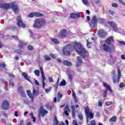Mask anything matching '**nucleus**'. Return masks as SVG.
I'll return each instance as SVG.
<instances>
[{
  "label": "nucleus",
  "instance_id": "bb28decb",
  "mask_svg": "<svg viewBox=\"0 0 125 125\" xmlns=\"http://www.w3.org/2000/svg\"><path fill=\"white\" fill-rule=\"evenodd\" d=\"M116 121H117V117L116 116H113L109 120L110 123H114V122H116Z\"/></svg>",
  "mask_w": 125,
  "mask_h": 125
},
{
  "label": "nucleus",
  "instance_id": "9d476101",
  "mask_svg": "<svg viewBox=\"0 0 125 125\" xmlns=\"http://www.w3.org/2000/svg\"><path fill=\"white\" fill-rule=\"evenodd\" d=\"M118 76H117V80L116 79V76H114L113 77V83H118L119 82H120V79H121V70H120V69H118Z\"/></svg>",
  "mask_w": 125,
  "mask_h": 125
},
{
  "label": "nucleus",
  "instance_id": "4d7b16f0",
  "mask_svg": "<svg viewBox=\"0 0 125 125\" xmlns=\"http://www.w3.org/2000/svg\"><path fill=\"white\" fill-rule=\"evenodd\" d=\"M106 96H107V91H104V92L103 97H106Z\"/></svg>",
  "mask_w": 125,
  "mask_h": 125
},
{
  "label": "nucleus",
  "instance_id": "a211bd4d",
  "mask_svg": "<svg viewBox=\"0 0 125 125\" xmlns=\"http://www.w3.org/2000/svg\"><path fill=\"white\" fill-rule=\"evenodd\" d=\"M38 94H40V92H39V90H36L35 87H33V95L34 96H38Z\"/></svg>",
  "mask_w": 125,
  "mask_h": 125
},
{
  "label": "nucleus",
  "instance_id": "4be33fe9",
  "mask_svg": "<svg viewBox=\"0 0 125 125\" xmlns=\"http://www.w3.org/2000/svg\"><path fill=\"white\" fill-rule=\"evenodd\" d=\"M77 59L78 62L77 66H80V65L83 63V60H82V58H81V57H78Z\"/></svg>",
  "mask_w": 125,
  "mask_h": 125
},
{
  "label": "nucleus",
  "instance_id": "c03bdc74",
  "mask_svg": "<svg viewBox=\"0 0 125 125\" xmlns=\"http://www.w3.org/2000/svg\"><path fill=\"white\" fill-rule=\"evenodd\" d=\"M72 125H79V124H78V122L76 120H73V121L72 122Z\"/></svg>",
  "mask_w": 125,
  "mask_h": 125
},
{
  "label": "nucleus",
  "instance_id": "c9c22d12",
  "mask_svg": "<svg viewBox=\"0 0 125 125\" xmlns=\"http://www.w3.org/2000/svg\"><path fill=\"white\" fill-rule=\"evenodd\" d=\"M43 57L44 58H45V60H46L47 61H48L51 60V58L47 55H44Z\"/></svg>",
  "mask_w": 125,
  "mask_h": 125
},
{
  "label": "nucleus",
  "instance_id": "338daca9",
  "mask_svg": "<svg viewBox=\"0 0 125 125\" xmlns=\"http://www.w3.org/2000/svg\"><path fill=\"white\" fill-rule=\"evenodd\" d=\"M10 85H11L12 87H13V86H14V83H13V82H10Z\"/></svg>",
  "mask_w": 125,
  "mask_h": 125
},
{
  "label": "nucleus",
  "instance_id": "39448f33",
  "mask_svg": "<svg viewBox=\"0 0 125 125\" xmlns=\"http://www.w3.org/2000/svg\"><path fill=\"white\" fill-rule=\"evenodd\" d=\"M46 114H48V111L44 109L43 106H41L39 109L38 118H39L40 120L41 121V115L42 117H44Z\"/></svg>",
  "mask_w": 125,
  "mask_h": 125
},
{
  "label": "nucleus",
  "instance_id": "7c9ffc66",
  "mask_svg": "<svg viewBox=\"0 0 125 125\" xmlns=\"http://www.w3.org/2000/svg\"><path fill=\"white\" fill-rule=\"evenodd\" d=\"M30 116H31V118H32L33 123H35L36 122V117L34 116V113H33V112H31L30 114Z\"/></svg>",
  "mask_w": 125,
  "mask_h": 125
},
{
  "label": "nucleus",
  "instance_id": "0e129e2a",
  "mask_svg": "<svg viewBox=\"0 0 125 125\" xmlns=\"http://www.w3.org/2000/svg\"><path fill=\"white\" fill-rule=\"evenodd\" d=\"M25 125V123H24L23 121H21L20 124L19 125Z\"/></svg>",
  "mask_w": 125,
  "mask_h": 125
},
{
  "label": "nucleus",
  "instance_id": "6e6552de",
  "mask_svg": "<svg viewBox=\"0 0 125 125\" xmlns=\"http://www.w3.org/2000/svg\"><path fill=\"white\" fill-rule=\"evenodd\" d=\"M11 8L13 9V11H14L15 13H18V11L19 9H18V5L15 4L14 2L10 3Z\"/></svg>",
  "mask_w": 125,
  "mask_h": 125
},
{
  "label": "nucleus",
  "instance_id": "69168bd1",
  "mask_svg": "<svg viewBox=\"0 0 125 125\" xmlns=\"http://www.w3.org/2000/svg\"><path fill=\"white\" fill-rule=\"evenodd\" d=\"M72 96L73 98H77V96L76 95V93H75V92L73 93Z\"/></svg>",
  "mask_w": 125,
  "mask_h": 125
},
{
  "label": "nucleus",
  "instance_id": "49530a36",
  "mask_svg": "<svg viewBox=\"0 0 125 125\" xmlns=\"http://www.w3.org/2000/svg\"><path fill=\"white\" fill-rule=\"evenodd\" d=\"M83 0V3L85 4V5L88 4V1H87V0Z\"/></svg>",
  "mask_w": 125,
  "mask_h": 125
},
{
  "label": "nucleus",
  "instance_id": "8fccbe9b",
  "mask_svg": "<svg viewBox=\"0 0 125 125\" xmlns=\"http://www.w3.org/2000/svg\"><path fill=\"white\" fill-rule=\"evenodd\" d=\"M50 90H51V87H50L49 89H45L46 93H48V92H50Z\"/></svg>",
  "mask_w": 125,
  "mask_h": 125
},
{
  "label": "nucleus",
  "instance_id": "2eb2a0df",
  "mask_svg": "<svg viewBox=\"0 0 125 125\" xmlns=\"http://www.w3.org/2000/svg\"><path fill=\"white\" fill-rule=\"evenodd\" d=\"M80 14H81L80 13H78V14L77 13H72L70 14V17L71 18H73V19L78 18V17H80V16H81L80 15Z\"/></svg>",
  "mask_w": 125,
  "mask_h": 125
},
{
  "label": "nucleus",
  "instance_id": "6e6d98bb",
  "mask_svg": "<svg viewBox=\"0 0 125 125\" xmlns=\"http://www.w3.org/2000/svg\"><path fill=\"white\" fill-rule=\"evenodd\" d=\"M17 22H18V21H21L22 20H21V17L20 16H18L17 18Z\"/></svg>",
  "mask_w": 125,
  "mask_h": 125
},
{
  "label": "nucleus",
  "instance_id": "603ef678",
  "mask_svg": "<svg viewBox=\"0 0 125 125\" xmlns=\"http://www.w3.org/2000/svg\"><path fill=\"white\" fill-rule=\"evenodd\" d=\"M99 22L100 23V24H103V22H104V20L102 19H100L99 20Z\"/></svg>",
  "mask_w": 125,
  "mask_h": 125
},
{
  "label": "nucleus",
  "instance_id": "5fc2aeb1",
  "mask_svg": "<svg viewBox=\"0 0 125 125\" xmlns=\"http://www.w3.org/2000/svg\"><path fill=\"white\" fill-rule=\"evenodd\" d=\"M119 2L120 3H121V4H123V5H124L125 6V1L123 0H119Z\"/></svg>",
  "mask_w": 125,
  "mask_h": 125
},
{
  "label": "nucleus",
  "instance_id": "4468645a",
  "mask_svg": "<svg viewBox=\"0 0 125 125\" xmlns=\"http://www.w3.org/2000/svg\"><path fill=\"white\" fill-rule=\"evenodd\" d=\"M71 112L72 118L75 119L76 118V108H75V105H72L71 106Z\"/></svg>",
  "mask_w": 125,
  "mask_h": 125
},
{
  "label": "nucleus",
  "instance_id": "de8ad7c7",
  "mask_svg": "<svg viewBox=\"0 0 125 125\" xmlns=\"http://www.w3.org/2000/svg\"><path fill=\"white\" fill-rule=\"evenodd\" d=\"M28 50H33V49H34V47L32 45H29L28 46Z\"/></svg>",
  "mask_w": 125,
  "mask_h": 125
},
{
  "label": "nucleus",
  "instance_id": "bf43d9fd",
  "mask_svg": "<svg viewBox=\"0 0 125 125\" xmlns=\"http://www.w3.org/2000/svg\"><path fill=\"white\" fill-rule=\"evenodd\" d=\"M68 79L70 81H72L73 80V76L71 75H68Z\"/></svg>",
  "mask_w": 125,
  "mask_h": 125
},
{
  "label": "nucleus",
  "instance_id": "0eeeda50",
  "mask_svg": "<svg viewBox=\"0 0 125 125\" xmlns=\"http://www.w3.org/2000/svg\"><path fill=\"white\" fill-rule=\"evenodd\" d=\"M40 72L42 75V83L43 84L42 87L44 88V86L45 85V76H44V72H43V69H42V67H40Z\"/></svg>",
  "mask_w": 125,
  "mask_h": 125
},
{
  "label": "nucleus",
  "instance_id": "a878e982",
  "mask_svg": "<svg viewBox=\"0 0 125 125\" xmlns=\"http://www.w3.org/2000/svg\"><path fill=\"white\" fill-rule=\"evenodd\" d=\"M104 86L106 87L107 90H109V91H110V92H112V90H111V88L110 87V86H109V85H108V84H107L106 83H104Z\"/></svg>",
  "mask_w": 125,
  "mask_h": 125
},
{
  "label": "nucleus",
  "instance_id": "1a4fd4ad",
  "mask_svg": "<svg viewBox=\"0 0 125 125\" xmlns=\"http://www.w3.org/2000/svg\"><path fill=\"white\" fill-rule=\"evenodd\" d=\"M18 92L22 96V97H26V94L24 92V90L23 89V86H19L18 88Z\"/></svg>",
  "mask_w": 125,
  "mask_h": 125
},
{
  "label": "nucleus",
  "instance_id": "13d9d810",
  "mask_svg": "<svg viewBox=\"0 0 125 125\" xmlns=\"http://www.w3.org/2000/svg\"><path fill=\"white\" fill-rule=\"evenodd\" d=\"M49 82H50V83H53V82H54V80H53V78H49Z\"/></svg>",
  "mask_w": 125,
  "mask_h": 125
},
{
  "label": "nucleus",
  "instance_id": "f03ea898",
  "mask_svg": "<svg viewBox=\"0 0 125 125\" xmlns=\"http://www.w3.org/2000/svg\"><path fill=\"white\" fill-rule=\"evenodd\" d=\"M113 41H114L113 37H110L109 38H107L105 41V43L102 45L101 48L105 52H111V50L112 49L110 45Z\"/></svg>",
  "mask_w": 125,
  "mask_h": 125
},
{
  "label": "nucleus",
  "instance_id": "72a5a7b5",
  "mask_svg": "<svg viewBox=\"0 0 125 125\" xmlns=\"http://www.w3.org/2000/svg\"><path fill=\"white\" fill-rule=\"evenodd\" d=\"M54 125H58V124H59V122H58V120H57V118L55 117L54 119Z\"/></svg>",
  "mask_w": 125,
  "mask_h": 125
},
{
  "label": "nucleus",
  "instance_id": "473e14b6",
  "mask_svg": "<svg viewBox=\"0 0 125 125\" xmlns=\"http://www.w3.org/2000/svg\"><path fill=\"white\" fill-rule=\"evenodd\" d=\"M112 104H113V102L112 101H107L105 103L106 106H110V105H112Z\"/></svg>",
  "mask_w": 125,
  "mask_h": 125
},
{
  "label": "nucleus",
  "instance_id": "393cba45",
  "mask_svg": "<svg viewBox=\"0 0 125 125\" xmlns=\"http://www.w3.org/2000/svg\"><path fill=\"white\" fill-rule=\"evenodd\" d=\"M34 16H36V17H42L43 16V14H41L39 12H34Z\"/></svg>",
  "mask_w": 125,
  "mask_h": 125
},
{
  "label": "nucleus",
  "instance_id": "f704fd0d",
  "mask_svg": "<svg viewBox=\"0 0 125 125\" xmlns=\"http://www.w3.org/2000/svg\"><path fill=\"white\" fill-rule=\"evenodd\" d=\"M35 16L34 13H31L27 17L29 18H33Z\"/></svg>",
  "mask_w": 125,
  "mask_h": 125
},
{
  "label": "nucleus",
  "instance_id": "ea45409f",
  "mask_svg": "<svg viewBox=\"0 0 125 125\" xmlns=\"http://www.w3.org/2000/svg\"><path fill=\"white\" fill-rule=\"evenodd\" d=\"M6 64L5 63H0V68H5Z\"/></svg>",
  "mask_w": 125,
  "mask_h": 125
},
{
  "label": "nucleus",
  "instance_id": "aec40b11",
  "mask_svg": "<svg viewBox=\"0 0 125 125\" xmlns=\"http://www.w3.org/2000/svg\"><path fill=\"white\" fill-rule=\"evenodd\" d=\"M64 114L66 115V116H69L68 112H70V108H69V106L68 105H67L64 108Z\"/></svg>",
  "mask_w": 125,
  "mask_h": 125
},
{
  "label": "nucleus",
  "instance_id": "680f3d73",
  "mask_svg": "<svg viewBox=\"0 0 125 125\" xmlns=\"http://www.w3.org/2000/svg\"><path fill=\"white\" fill-rule=\"evenodd\" d=\"M102 104H103L102 101H100L99 102V106L101 107V106H102Z\"/></svg>",
  "mask_w": 125,
  "mask_h": 125
},
{
  "label": "nucleus",
  "instance_id": "2f4dec72",
  "mask_svg": "<svg viewBox=\"0 0 125 125\" xmlns=\"http://www.w3.org/2000/svg\"><path fill=\"white\" fill-rule=\"evenodd\" d=\"M34 72L37 77H40V70L36 69Z\"/></svg>",
  "mask_w": 125,
  "mask_h": 125
},
{
  "label": "nucleus",
  "instance_id": "3c124183",
  "mask_svg": "<svg viewBox=\"0 0 125 125\" xmlns=\"http://www.w3.org/2000/svg\"><path fill=\"white\" fill-rule=\"evenodd\" d=\"M112 6H113V7H118V4L116 3H113L112 4Z\"/></svg>",
  "mask_w": 125,
  "mask_h": 125
},
{
  "label": "nucleus",
  "instance_id": "4c0bfd02",
  "mask_svg": "<svg viewBox=\"0 0 125 125\" xmlns=\"http://www.w3.org/2000/svg\"><path fill=\"white\" fill-rule=\"evenodd\" d=\"M20 43L19 45V46L20 48H22L23 47V46L24 45V43L23 42H21L20 41Z\"/></svg>",
  "mask_w": 125,
  "mask_h": 125
},
{
  "label": "nucleus",
  "instance_id": "58836bf2",
  "mask_svg": "<svg viewBox=\"0 0 125 125\" xmlns=\"http://www.w3.org/2000/svg\"><path fill=\"white\" fill-rule=\"evenodd\" d=\"M57 89H58V84L56 83L54 85L55 91H57Z\"/></svg>",
  "mask_w": 125,
  "mask_h": 125
},
{
  "label": "nucleus",
  "instance_id": "423d86ee",
  "mask_svg": "<svg viewBox=\"0 0 125 125\" xmlns=\"http://www.w3.org/2000/svg\"><path fill=\"white\" fill-rule=\"evenodd\" d=\"M59 38H62V39H65L67 37V30L65 29H62L60 34L58 36Z\"/></svg>",
  "mask_w": 125,
  "mask_h": 125
},
{
  "label": "nucleus",
  "instance_id": "e2e57ef3",
  "mask_svg": "<svg viewBox=\"0 0 125 125\" xmlns=\"http://www.w3.org/2000/svg\"><path fill=\"white\" fill-rule=\"evenodd\" d=\"M35 83L37 85H40V83H39V81H38L37 80H35Z\"/></svg>",
  "mask_w": 125,
  "mask_h": 125
},
{
  "label": "nucleus",
  "instance_id": "7ed1b4c3",
  "mask_svg": "<svg viewBox=\"0 0 125 125\" xmlns=\"http://www.w3.org/2000/svg\"><path fill=\"white\" fill-rule=\"evenodd\" d=\"M46 23V21L44 20H36L34 21L33 27L36 29H41V28H42L45 25Z\"/></svg>",
  "mask_w": 125,
  "mask_h": 125
},
{
  "label": "nucleus",
  "instance_id": "6ab92c4d",
  "mask_svg": "<svg viewBox=\"0 0 125 125\" xmlns=\"http://www.w3.org/2000/svg\"><path fill=\"white\" fill-rule=\"evenodd\" d=\"M51 41L52 42H54L55 44H59L60 43V41L58 40L57 39H55L54 38H51Z\"/></svg>",
  "mask_w": 125,
  "mask_h": 125
},
{
  "label": "nucleus",
  "instance_id": "a18cd8bd",
  "mask_svg": "<svg viewBox=\"0 0 125 125\" xmlns=\"http://www.w3.org/2000/svg\"><path fill=\"white\" fill-rule=\"evenodd\" d=\"M109 13L110 14V15H114V14H115V11L110 10L109 11Z\"/></svg>",
  "mask_w": 125,
  "mask_h": 125
},
{
  "label": "nucleus",
  "instance_id": "37998d69",
  "mask_svg": "<svg viewBox=\"0 0 125 125\" xmlns=\"http://www.w3.org/2000/svg\"><path fill=\"white\" fill-rule=\"evenodd\" d=\"M78 118L80 119V120H83V115L82 114H80L78 115Z\"/></svg>",
  "mask_w": 125,
  "mask_h": 125
},
{
  "label": "nucleus",
  "instance_id": "774afa93",
  "mask_svg": "<svg viewBox=\"0 0 125 125\" xmlns=\"http://www.w3.org/2000/svg\"><path fill=\"white\" fill-rule=\"evenodd\" d=\"M91 125H96V123H95V121H92L91 123Z\"/></svg>",
  "mask_w": 125,
  "mask_h": 125
},
{
  "label": "nucleus",
  "instance_id": "052dcab7",
  "mask_svg": "<svg viewBox=\"0 0 125 125\" xmlns=\"http://www.w3.org/2000/svg\"><path fill=\"white\" fill-rule=\"evenodd\" d=\"M9 77H10V78H15V76L12 74H9Z\"/></svg>",
  "mask_w": 125,
  "mask_h": 125
},
{
  "label": "nucleus",
  "instance_id": "c756f323",
  "mask_svg": "<svg viewBox=\"0 0 125 125\" xmlns=\"http://www.w3.org/2000/svg\"><path fill=\"white\" fill-rule=\"evenodd\" d=\"M59 85L60 86H63L64 85H66V81L65 80H63L59 84Z\"/></svg>",
  "mask_w": 125,
  "mask_h": 125
},
{
  "label": "nucleus",
  "instance_id": "864d4df0",
  "mask_svg": "<svg viewBox=\"0 0 125 125\" xmlns=\"http://www.w3.org/2000/svg\"><path fill=\"white\" fill-rule=\"evenodd\" d=\"M50 56L53 59H55V58H56V56H55V55H54L53 54H50Z\"/></svg>",
  "mask_w": 125,
  "mask_h": 125
},
{
  "label": "nucleus",
  "instance_id": "9b49d317",
  "mask_svg": "<svg viewBox=\"0 0 125 125\" xmlns=\"http://www.w3.org/2000/svg\"><path fill=\"white\" fill-rule=\"evenodd\" d=\"M9 108V103L7 101H3L2 104V109L3 110H7Z\"/></svg>",
  "mask_w": 125,
  "mask_h": 125
},
{
  "label": "nucleus",
  "instance_id": "5701e85b",
  "mask_svg": "<svg viewBox=\"0 0 125 125\" xmlns=\"http://www.w3.org/2000/svg\"><path fill=\"white\" fill-rule=\"evenodd\" d=\"M3 7H4L5 9H8V8H11V5L10 3H5L3 5Z\"/></svg>",
  "mask_w": 125,
  "mask_h": 125
},
{
  "label": "nucleus",
  "instance_id": "a19ab883",
  "mask_svg": "<svg viewBox=\"0 0 125 125\" xmlns=\"http://www.w3.org/2000/svg\"><path fill=\"white\" fill-rule=\"evenodd\" d=\"M119 87H120V88H123V87H125V83H120V84H119Z\"/></svg>",
  "mask_w": 125,
  "mask_h": 125
},
{
  "label": "nucleus",
  "instance_id": "f257e3e1",
  "mask_svg": "<svg viewBox=\"0 0 125 125\" xmlns=\"http://www.w3.org/2000/svg\"><path fill=\"white\" fill-rule=\"evenodd\" d=\"M74 49L83 58L88 56V53H87L86 50H85L80 43L69 44L65 45L62 49L63 53L64 55L69 56V55L71 54V52H72L73 50H74Z\"/></svg>",
  "mask_w": 125,
  "mask_h": 125
},
{
  "label": "nucleus",
  "instance_id": "f3484780",
  "mask_svg": "<svg viewBox=\"0 0 125 125\" xmlns=\"http://www.w3.org/2000/svg\"><path fill=\"white\" fill-rule=\"evenodd\" d=\"M17 25L19 26V27H21L22 28H25V27H26V25H25V24L23 23L22 21H18Z\"/></svg>",
  "mask_w": 125,
  "mask_h": 125
},
{
  "label": "nucleus",
  "instance_id": "cd10ccee",
  "mask_svg": "<svg viewBox=\"0 0 125 125\" xmlns=\"http://www.w3.org/2000/svg\"><path fill=\"white\" fill-rule=\"evenodd\" d=\"M84 109L85 110V113L86 115H88L89 113H91V112L89 111V107L88 106H86V107H84Z\"/></svg>",
  "mask_w": 125,
  "mask_h": 125
},
{
  "label": "nucleus",
  "instance_id": "ddd939ff",
  "mask_svg": "<svg viewBox=\"0 0 125 125\" xmlns=\"http://www.w3.org/2000/svg\"><path fill=\"white\" fill-rule=\"evenodd\" d=\"M109 24L114 31L117 32L118 31V27H117V24L114 22H109Z\"/></svg>",
  "mask_w": 125,
  "mask_h": 125
},
{
  "label": "nucleus",
  "instance_id": "09e8293b",
  "mask_svg": "<svg viewBox=\"0 0 125 125\" xmlns=\"http://www.w3.org/2000/svg\"><path fill=\"white\" fill-rule=\"evenodd\" d=\"M12 39H14V40H15L16 41H18V36H12Z\"/></svg>",
  "mask_w": 125,
  "mask_h": 125
},
{
  "label": "nucleus",
  "instance_id": "412c9836",
  "mask_svg": "<svg viewBox=\"0 0 125 125\" xmlns=\"http://www.w3.org/2000/svg\"><path fill=\"white\" fill-rule=\"evenodd\" d=\"M22 76L25 79V80H27V81H28L29 82H30L31 80H30V78L28 77V74L26 73L25 72H23L22 73Z\"/></svg>",
  "mask_w": 125,
  "mask_h": 125
},
{
  "label": "nucleus",
  "instance_id": "f8f14e48",
  "mask_svg": "<svg viewBox=\"0 0 125 125\" xmlns=\"http://www.w3.org/2000/svg\"><path fill=\"white\" fill-rule=\"evenodd\" d=\"M98 35L100 38H105L107 36V33L103 30H101L99 31Z\"/></svg>",
  "mask_w": 125,
  "mask_h": 125
},
{
  "label": "nucleus",
  "instance_id": "20e7f679",
  "mask_svg": "<svg viewBox=\"0 0 125 125\" xmlns=\"http://www.w3.org/2000/svg\"><path fill=\"white\" fill-rule=\"evenodd\" d=\"M97 22H98V18L96 16H93L91 22H90L89 25L92 29L95 28L97 26Z\"/></svg>",
  "mask_w": 125,
  "mask_h": 125
},
{
  "label": "nucleus",
  "instance_id": "c85d7f7f",
  "mask_svg": "<svg viewBox=\"0 0 125 125\" xmlns=\"http://www.w3.org/2000/svg\"><path fill=\"white\" fill-rule=\"evenodd\" d=\"M27 95L31 98V99H34V96L32 95V93H31V91H27Z\"/></svg>",
  "mask_w": 125,
  "mask_h": 125
},
{
  "label": "nucleus",
  "instance_id": "e433bc0d",
  "mask_svg": "<svg viewBox=\"0 0 125 125\" xmlns=\"http://www.w3.org/2000/svg\"><path fill=\"white\" fill-rule=\"evenodd\" d=\"M62 96H63V95L61 94V92L60 91L58 92V98L59 99H60L61 98H62Z\"/></svg>",
  "mask_w": 125,
  "mask_h": 125
},
{
  "label": "nucleus",
  "instance_id": "79ce46f5",
  "mask_svg": "<svg viewBox=\"0 0 125 125\" xmlns=\"http://www.w3.org/2000/svg\"><path fill=\"white\" fill-rule=\"evenodd\" d=\"M15 52L18 53L19 54H21V53H22V50L20 49H17L15 50Z\"/></svg>",
  "mask_w": 125,
  "mask_h": 125
},
{
  "label": "nucleus",
  "instance_id": "b1692460",
  "mask_svg": "<svg viewBox=\"0 0 125 125\" xmlns=\"http://www.w3.org/2000/svg\"><path fill=\"white\" fill-rule=\"evenodd\" d=\"M63 64L65 66H72V63L68 61H64L63 62Z\"/></svg>",
  "mask_w": 125,
  "mask_h": 125
},
{
  "label": "nucleus",
  "instance_id": "dca6fc26",
  "mask_svg": "<svg viewBox=\"0 0 125 125\" xmlns=\"http://www.w3.org/2000/svg\"><path fill=\"white\" fill-rule=\"evenodd\" d=\"M94 115V114H93V113H92L91 112L88 113V114H86L87 118V124H88V119H89V118L90 119H93Z\"/></svg>",
  "mask_w": 125,
  "mask_h": 125
}]
</instances>
